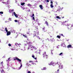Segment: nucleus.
<instances>
[{"label": "nucleus", "mask_w": 73, "mask_h": 73, "mask_svg": "<svg viewBox=\"0 0 73 73\" xmlns=\"http://www.w3.org/2000/svg\"><path fill=\"white\" fill-rule=\"evenodd\" d=\"M31 42H29L28 43V44H29V46L27 47L28 50H29V49H31V50H32L33 49H37V48H36V47L33 46V45H31Z\"/></svg>", "instance_id": "nucleus-1"}, {"label": "nucleus", "mask_w": 73, "mask_h": 73, "mask_svg": "<svg viewBox=\"0 0 73 73\" xmlns=\"http://www.w3.org/2000/svg\"><path fill=\"white\" fill-rule=\"evenodd\" d=\"M14 60H17L18 61H19V62H21V60L20 59H19L17 57H15V58H14Z\"/></svg>", "instance_id": "nucleus-2"}, {"label": "nucleus", "mask_w": 73, "mask_h": 73, "mask_svg": "<svg viewBox=\"0 0 73 73\" xmlns=\"http://www.w3.org/2000/svg\"><path fill=\"white\" fill-rule=\"evenodd\" d=\"M43 56L44 57H46V58H48V55H46V52H44L43 54Z\"/></svg>", "instance_id": "nucleus-3"}, {"label": "nucleus", "mask_w": 73, "mask_h": 73, "mask_svg": "<svg viewBox=\"0 0 73 73\" xmlns=\"http://www.w3.org/2000/svg\"><path fill=\"white\" fill-rule=\"evenodd\" d=\"M38 31V29L36 28V31H34V33H35V34H34V36H36V34H37V32Z\"/></svg>", "instance_id": "nucleus-4"}, {"label": "nucleus", "mask_w": 73, "mask_h": 73, "mask_svg": "<svg viewBox=\"0 0 73 73\" xmlns=\"http://www.w3.org/2000/svg\"><path fill=\"white\" fill-rule=\"evenodd\" d=\"M15 45H16V46H19V47H20H20H21V44H18V43H15Z\"/></svg>", "instance_id": "nucleus-5"}, {"label": "nucleus", "mask_w": 73, "mask_h": 73, "mask_svg": "<svg viewBox=\"0 0 73 73\" xmlns=\"http://www.w3.org/2000/svg\"><path fill=\"white\" fill-rule=\"evenodd\" d=\"M39 7H40V8L41 10H42V9H43V6H42V5H40Z\"/></svg>", "instance_id": "nucleus-6"}, {"label": "nucleus", "mask_w": 73, "mask_h": 73, "mask_svg": "<svg viewBox=\"0 0 73 73\" xmlns=\"http://www.w3.org/2000/svg\"><path fill=\"white\" fill-rule=\"evenodd\" d=\"M55 64H56L55 63H50V64H48V65H53V66H54L55 65Z\"/></svg>", "instance_id": "nucleus-7"}, {"label": "nucleus", "mask_w": 73, "mask_h": 73, "mask_svg": "<svg viewBox=\"0 0 73 73\" xmlns=\"http://www.w3.org/2000/svg\"><path fill=\"white\" fill-rule=\"evenodd\" d=\"M65 45V42H63L61 44V46H63V47H64Z\"/></svg>", "instance_id": "nucleus-8"}, {"label": "nucleus", "mask_w": 73, "mask_h": 73, "mask_svg": "<svg viewBox=\"0 0 73 73\" xmlns=\"http://www.w3.org/2000/svg\"><path fill=\"white\" fill-rule=\"evenodd\" d=\"M20 64H21V66H20V67L19 68V70H20L21 68V67H22V63L21 62H20Z\"/></svg>", "instance_id": "nucleus-9"}, {"label": "nucleus", "mask_w": 73, "mask_h": 73, "mask_svg": "<svg viewBox=\"0 0 73 73\" xmlns=\"http://www.w3.org/2000/svg\"><path fill=\"white\" fill-rule=\"evenodd\" d=\"M7 36H9V35H11L10 32L9 31L8 32H7Z\"/></svg>", "instance_id": "nucleus-10"}, {"label": "nucleus", "mask_w": 73, "mask_h": 73, "mask_svg": "<svg viewBox=\"0 0 73 73\" xmlns=\"http://www.w3.org/2000/svg\"><path fill=\"white\" fill-rule=\"evenodd\" d=\"M1 73H5L4 71V70L2 69H1Z\"/></svg>", "instance_id": "nucleus-11"}, {"label": "nucleus", "mask_w": 73, "mask_h": 73, "mask_svg": "<svg viewBox=\"0 0 73 73\" xmlns=\"http://www.w3.org/2000/svg\"><path fill=\"white\" fill-rule=\"evenodd\" d=\"M72 47V45L71 44H69L67 46V48H71Z\"/></svg>", "instance_id": "nucleus-12"}, {"label": "nucleus", "mask_w": 73, "mask_h": 73, "mask_svg": "<svg viewBox=\"0 0 73 73\" xmlns=\"http://www.w3.org/2000/svg\"><path fill=\"white\" fill-rule=\"evenodd\" d=\"M56 17L57 18V19H61V18H60V17L58 16H57Z\"/></svg>", "instance_id": "nucleus-13"}, {"label": "nucleus", "mask_w": 73, "mask_h": 73, "mask_svg": "<svg viewBox=\"0 0 73 73\" xmlns=\"http://www.w3.org/2000/svg\"><path fill=\"white\" fill-rule=\"evenodd\" d=\"M21 35H22V36H23V37H27V36L25 35H24L23 34H21Z\"/></svg>", "instance_id": "nucleus-14"}, {"label": "nucleus", "mask_w": 73, "mask_h": 73, "mask_svg": "<svg viewBox=\"0 0 73 73\" xmlns=\"http://www.w3.org/2000/svg\"><path fill=\"white\" fill-rule=\"evenodd\" d=\"M11 58H8V60H7V62H9V61H10V59Z\"/></svg>", "instance_id": "nucleus-15"}, {"label": "nucleus", "mask_w": 73, "mask_h": 73, "mask_svg": "<svg viewBox=\"0 0 73 73\" xmlns=\"http://www.w3.org/2000/svg\"><path fill=\"white\" fill-rule=\"evenodd\" d=\"M27 6H28L29 7H31V6H32V5H31L30 4H29L27 5Z\"/></svg>", "instance_id": "nucleus-16"}, {"label": "nucleus", "mask_w": 73, "mask_h": 73, "mask_svg": "<svg viewBox=\"0 0 73 73\" xmlns=\"http://www.w3.org/2000/svg\"><path fill=\"white\" fill-rule=\"evenodd\" d=\"M44 1H45V2H46V3H48L49 2V0H44Z\"/></svg>", "instance_id": "nucleus-17"}, {"label": "nucleus", "mask_w": 73, "mask_h": 73, "mask_svg": "<svg viewBox=\"0 0 73 73\" xmlns=\"http://www.w3.org/2000/svg\"><path fill=\"white\" fill-rule=\"evenodd\" d=\"M32 57H33V58H35V60H36L37 59V58H35V56L34 55H33L32 56Z\"/></svg>", "instance_id": "nucleus-18"}, {"label": "nucleus", "mask_w": 73, "mask_h": 73, "mask_svg": "<svg viewBox=\"0 0 73 73\" xmlns=\"http://www.w3.org/2000/svg\"><path fill=\"white\" fill-rule=\"evenodd\" d=\"M26 65H27V66H29V65L31 66V65L30 64H29L28 63H27L26 64Z\"/></svg>", "instance_id": "nucleus-19"}, {"label": "nucleus", "mask_w": 73, "mask_h": 73, "mask_svg": "<svg viewBox=\"0 0 73 73\" xmlns=\"http://www.w3.org/2000/svg\"><path fill=\"white\" fill-rule=\"evenodd\" d=\"M50 6H51V8H53V7H54L53 6V4H51Z\"/></svg>", "instance_id": "nucleus-20"}, {"label": "nucleus", "mask_w": 73, "mask_h": 73, "mask_svg": "<svg viewBox=\"0 0 73 73\" xmlns=\"http://www.w3.org/2000/svg\"><path fill=\"white\" fill-rule=\"evenodd\" d=\"M24 4H25V3H21V5H24Z\"/></svg>", "instance_id": "nucleus-21"}, {"label": "nucleus", "mask_w": 73, "mask_h": 73, "mask_svg": "<svg viewBox=\"0 0 73 73\" xmlns=\"http://www.w3.org/2000/svg\"><path fill=\"white\" fill-rule=\"evenodd\" d=\"M12 19L11 18H9L8 20H9V21H12Z\"/></svg>", "instance_id": "nucleus-22"}, {"label": "nucleus", "mask_w": 73, "mask_h": 73, "mask_svg": "<svg viewBox=\"0 0 73 73\" xmlns=\"http://www.w3.org/2000/svg\"><path fill=\"white\" fill-rule=\"evenodd\" d=\"M21 50H25V48L24 47L23 48L21 49Z\"/></svg>", "instance_id": "nucleus-23"}, {"label": "nucleus", "mask_w": 73, "mask_h": 73, "mask_svg": "<svg viewBox=\"0 0 73 73\" xmlns=\"http://www.w3.org/2000/svg\"><path fill=\"white\" fill-rule=\"evenodd\" d=\"M45 24H46L47 25H48V22H47V21H46L45 23Z\"/></svg>", "instance_id": "nucleus-24"}, {"label": "nucleus", "mask_w": 73, "mask_h": 73, "mask_svg": "<svg viewBox=\"0 0 73 73\" xmlns=\"http://www.w3.org/2000/svg\"><path fill=\"white\" fill-rule=\"evenodd\" d=\"M5 30L6 31V32H8V30H7V28H5Z\"/></svg>", "instance_id": "nucleus-25"}, {"label": "nucleus", "mask_w": 73, "mask_h": 73, "mask_svg": "<svg viewBox=\"0 0 73 73\" xmlns=\"http://www.w3.org/2000/svg\"><path fill=\"white\" fill-rule=\"evenodd\" d=\"M67 21H64L63 22V25H64L65 24H64V23H66V22Z\"/></svg>", "instance_id": "nucleus-26"}, {"label": "nucleus", "mask_w": 73, "mask_h": 73, "mask_svg": "<svg viewBox=\"0 0 73 73\" xmlns=\"http://www.w3.org/2000/svg\"><path fill=\"white\" fill-rule=\"evenodd\" d=\"M59 56H62V52L59 54Z\"/></svg>", "instance_id": "nucleus-27"}, {"label": "nucleus", "mask_w": 73, "mask_h": 73, "mask_svg": "<svg viewBox=\"0 0 73 73\" xmlns=\"http://www.w3.org/2000/svg\"><path fill=\"white\" fill-rule=\"evenodd\" d=\"M15 17H16L17 18L18 17V15H17L16 14V15H15Z\"/></svg>", "instance_id": "nucleus-28"}, {"label": "nucleus", "mask_w": 73, "mask_h": 73, "mask_svg": "<svg viewBox=\"0 0 73 73\" xmlns=\"http://www.w3.org/2000/svg\"><path fill=\"white\" fill-rule=\"evenodd\" d=\"M37 38H38V40L40 39V38L38 36H37Z\"/></svg>", "instance_id": "nucleus-29"}, {"label": "nucleus", "mask_w": 73, "mask_h": 73, "mask_svg": "<svg viewBox=\"0 0 73 73\" xmlns=\"http://www.w3.org/2000/svg\"><path fill=\"white\" fill-rule=\"evenodd\" d=\"M63 68V66L62 65H61L60 69H62Z\"/></svg>", "instance_id": "nucleus-30"}, {"label": "nucleus", "mask_w": 73, "mask_h": 73, "mask_svg": "<svg viewBox=\"0 0 73 73\" xmlns=\"http://www.w3.org/2000/svg\"><path fill=\"white\" fill-rule=\"evenodd\" d=\"M46 67H44L42 69V70H45L46 69Z\"/></svg>", "instance_id": "nucleus-31"}, {"label": "nucleus", "mask_w": 73, "mask_h": 73, "mask_svg": "<svg viewBox=\"0 0 73 73\" xmlns=\"http://www.w3.org/2000/svg\"><path fill=\"white\" fill-rule=\"evenodd\" d=\"M65 25H66V26H69L70 25H69V24H66Z\"/></svg>", "instance_id": "nucleus-32"}, {"label": "nucleus", "mask_w": 73, "mask_h": 73, "mask_svg": "<svg viewBox=\"0 0 73 73\" xmlns=\"http://www.w3.org/2000/svg\"><path fill=\"white\" fill-rule=\"evenodd\" d=\"M57 38H60V36L58 35L57 36Z\"/></svg>", "instance_id": "nucleus-33"}, {"label": "nucleus", "mask_w": 73, "mask_h": 73, "mask_svg": "<svg viewBox=\"0 0 73 73\" xmlns=\"http://www.w3.org/2000/svg\"><path fill=\"white\" fill-rule=\"evenodd\" d=\"M55 41V40L54 39V38H53L52 40V42H53V41Z\"/></svg>", "instance_id": "nucleus-34"}, {"label": "nucleus", "mask_w": 73, "mask_h": 73, "mask_svg": "<svg viewBox=\"0 0 73 73\" xmlns=\"http://www.w3.org/2000/svg\"><path fill=\"white\" fill-rule=\"evenodd\" d=\"M8 2H9V0H8L7 1V4L9 5V3H8Z\"/></svg>", "instance_id": "nucleus-35"}, {"label": "nucleus", "mask_w": 73, "mask_h": 73, "mask_svg": "<svg viewBox=\"0 0 73 73\" xmlns=\"http://www.w3.org/2000/svg\"><path fill=\"white\" fill-rule=\"evenodd\" d=\"M15 30H13V31L12 32V33H13H13H15Z\"/></svg>", "instance_id": "nucleus-36"}, {"label": "nucleus", "mask_w": 73, "mask_h": 73, "mask_svg": "<svg viewBox=\"0 0 73 73\" xmlns=\"http://www.w3.org/2000/svg\"><path fill=\"white\" fill-rule=\"evenodd\" d=\"M59 7H60V9H57V11H60V6H59Z\"/></svg>", "instance_id": "nucleus-37"}, {"label": "nucleus", "mask_w": 73, "mask_h": 73, "mask_svg": "<svg viewBox=\"0 0 73 73\" xmlns=\"http://www.w3.org/2000/svg\"><path fill=\"white\" fill-rule=\"evenodd\" d=\"M36 53H37V54L39 53V54H40V52H37L36 51Z\"/></svg>", "instance_id": "nucleus-38"}, {"label": "nucleus", "mask_w": 73, "mask_h": 73, "mask_svg": "<svg viewBox=\"0 0 73 73\" xmlns=\"http://www.w3.org/2000/svg\"><path fill=\"white\" fill-rule=\"evenodd\" d=\"M13 13L14 16L16 15V13L15 12H14Z\"/></svg>", "instance_id": "nucleus-39"}, {"label": "nucleus", "mask_w": 73, "mask_h": 73, "mask_svg": "<svg viewBox=\"0 0 73 73\" xmlns=\"http://www.w3.org/2000/svg\"><path fill=\"white\" fill-rule=\"evenodd\" d=\"M0 13L1 14H3V12H0Z\"/></svg>", "instance_id": "nucleus-40"}, {"label": "nucleus", "mask_w": 73, "mask_h": 73, "mask_svg": "<svg viewBox=\"0 0 73 73\" xmlns=\"http://www.w3.org/2000/svg\"><path fill=\"white\" fill-rule=\"evenodd\" d=\"M33 19L34 20V21H35V17H33Z\"/></svg>", "instance_id": "nucleus-41"}, {"label": "nucleus", "mask_w": 73, "mask_h": 73, "mask_svg": "<svg viewBox=\"0 0 73 73\" xmlns=\"http://www.w3.org/2000/svg\"><path fill=\"white\" fill-rule=\"evenodd\" d=\"M60 46L59 45H58V46H57L56 47L57 48H59V47Z\"/></svg>", "instance_id": "nucleus-42"}, {"label": "nucleus", "mask_w": 73, "mask_h": 73, "mask_svg": "<svg viewBox=\"0 0 73 73\" xmlns=\"http://www.w3.org/2000/svg\"><path fill=\"white\" fill-rule=\"evenodd\" d=\"M59 71H60V70H58L56 72L57 73H59Z\"/></svg>", "instance_id": "nucleus-43"}, {"label": "nucleus", "mask_w": 73, "mask_h": 73, "mask_svg": "<svg viewBox=\"0 0 73 73\" xmlns=\"http://www.w3.org/2000/svg\"><path fill=\"white\" fill-rule=\"evenodd\" d=\"M45 28V27H44L43 28V31H44Z\"/></svg>", "instance_id": "nucleus-44"}, {"label": "nucleus", "mask_w": 73, "mask_h": 73, "mask_svg": "<svg viewBox=\"0 0 73 73\" xmlns=\"http://www.w3.org/2000/svg\"><path fill=\"white\" fill-rule=\"evenodd\" d=\"M52 51H53L52 50H51V54H53V53L52 52Z\"/></svg>", "instance_id": "nucleus-45"}, {"label": "nucleus", "mask_w": 73, "mask_h": 73, "mask_svg": "<svg viewBox=\"0 0 73 73\" xmlns=\"http://www.w3.org/2000/svg\"><path fill=\"white\" fill-rule=\"evenodd\" d=\"M8 45L9 46H11V44H8Z\"/></svg>", "instance_id": "nucleus-46"}, {"label": "nucleus", "mask_w": 73, "mask_h": 73, "mask_svg": "<svg viewBox=\"0 0 73 73\" xmlns=\"http://www.w3.org/2000/svg\"><path fill=\"white\" fill-rule=\"evenodd\" d=\"M50 3L51 4H53V2H52V1H51L50 2Z\"/></svg>", "instance_id": "nucleus-47"}, {"label": "nucleus", "mask_w": 73, "mask_h": 73, "mask_svg": "<svg viewBox=\"0 0 73 73\" xmlns=\"http://www.w3.org/2000/svg\"><path fill=\"white\" fill-rule=\"evenodd\" d=\"M61 35L62 36H63V37H64V35H63V34H61Z\"/></svg>", "instance_id": "nucleus-48"}, {"label": "nucleus", "mask_w": 73, "mask_h": 73, "mask_svg": "<svg viewBox=\"0 0 73 73\" xmlns=\"http://www.w3.org/2000/svg\"><path fill=\"white\" fill-rule=\"evenodd\" d=\"M15 22H17V20H15Z\"/></svg>", "instance_id": "nucleus-49"}, {"label": "nucleus", "mask_w": 73, "mask_h": 73, "mask_svg": "<svg viewBox=\"0 0 73 73\" xmlns=\"http://www.w3.org/2000/svg\"><path fill=\"white\" fill-rule=\"evenodd\" d=\"M1 64H3V61L1 63Z\"/></svg>", "instance_id": "nucleus-50"}, {"label": "nucleus", "mask_w": 73, "mask_h": 73, "mask_svg": "<svg viewBox=\"0 0 73 73\" xmlns=\"http://www.w3.org/2000/svg\"><path fill=\"white\" fill-rule=\"evenodd\" d=\"M11 50H14V49H12V48H11Z\"/></svg>", "instance_id": "nucleus-51"}, {"label": "nucleus", "mask_w": 73, "mask_h": 73, "mask_svg": "<svg viewBox=\"0 0 73 73\" xmlns=\"http://www.w3.org/2000/svg\"><path fill=\"white\" fill-rule=\"evenodd\" d=\"M28 73H31V72L30 71H28Z\"/></svg>", "instance_id": "nucleus-52"}, {"label": "nucleus", "mask_w": 73, "mask_h": 73, "mask_svg": "<svg viewBox=\"0 0 73 73\" xmlns=\"http://www.w3.org/2000/svg\"><path fill=\"white\" fill-rule=\"evenodd\" d=\"M38 33H39V32H38V31L37 32V35H39V34H38Z\"/></svg>", "instance_id": "nucleus-53"}, {"label": "nucleus", "mask_w": 73, "mask_h": 73, "mask_svg": "<svg viewBox=\"0 0 73 73\" xmlns=\"http://www.w3.org/2000/svg\"><path fill=\"white\" fill-rule=\"evenodd\" d=\"M27 34H28V35H29V33H28V32H27Z\"/></svg>", "instance_id": "nucleus-54"}, {"label": "nucleus", "mask_w": 73, "mask_h": 73, "mask_svg": "<svg viewBox=\"0 0 73 73\" xmlns=\"http://www.w3.org/2000/svg\"><path fill=\"white\" fill-rule=\"evenodd\" d=\"M13 11H14V10L13 9H12L11 10V12H13Z\"/></svg>", "instance_id": "nucleus-55"}, {"label": "nucleus", "mask_w": 73, "mask_h": 73, "mask_svg": "<svg viewBox=\"0 0 73 73\" xmlns=\"http://www.w3.org/2000/svg\"><path fill=\"white\" fill-rule=\"evenodd\" d=\"M22 9H24V8L23 7H22Z\"/></svg>", "instance_id": "nucleus-56"}, {"label": "nucleus", "mask_w": 73, "mask_h": 73, "mask_svg": "<svg viewBox=\"0 0 73 73\" xmlns=\"http://www.w3.org/2000/svg\"><path fill=\"white\" fill-rule=\"evenodd\" d=\"M34 16H35V15H34V14H33V15H32L33 17Z\"/></svg>", "instance_id": "nucleus-57"}, {"label": "nucleus", "mask_w": 73, "mask_h": 73, "mask_svg": "<svg viewBox=\"0 0 73 73\" xmlns=\"http://www.w3.org/2000/svg\"><path fill=\"white\" fill-rule=\"evenodd\" d=\"M2 3H3V4H4V3H6L5 2H2Z\"/></svg>", "instance_id": "nucleus-58"}, {"label": "nucleus", "mask_w": 73, "mask_h": 73, "mask_svg": "<svg viewBox=\"0 0 73 73\" xmlns=\"http://www.w3.org/2000/svg\"><path fill=\"white\" fill-rule=\"evenodd\" d=\"M6 6L7 7H9V5Z\"/></svg>", "instance_id": "nucleus-59"}, {"label": "nucleus", "mask_w": 73, "mask_h": 73, "mask_svg": "<svg viewBox=\"0 0 73 73\" xmlns=\"http://www.w3.org/2000/svg\"><path fill=\"white\" fill-rule=\"evenodd\" d=\"M27 44H25V46H27Z\"/></svg>", "instance_id": "nucleus-60"}, {"label": "nucleus", "mask_w": 73, "mask_h": 73, "mask_svg": "<svg viewBox=\"0 0 73 73\" xmlns=\"http://www.w3.org/2000/svg\"><path fill=\"white\" fill-rule=\"evenodd\" d=\"M46 40H48V41H49V39H48V38H47V39H46Z\"/></svg>", "instance_id": "nucleus-61"}, {"label": "nucleus", "mask_w": 73, "mask_h": 73, "mask_svg": "<svg viewBox=\"0 0 73 73\" xmlns=\"http://www.w3.org/2000/svg\"><path fill=\"white\" fill-rule=\"evenodd\" d=\"M5 23H7V21H5Z\"/></svg>", "instance_id": "nucleus-62"}, {"label": "nucleus", "mask_w": 73, "mask_h": 73, "mask_svg": "<svg viewBox=\"0 0 73 73\" xmlns=\"http://www.w3.org/2000/svg\"><path fill=\"white\" fill-rule=\"evenodd\" d=\"M24 9H28V8H27V7H26V8H24Z\"/></svg>", "instance_id": "nucleus-63"}, {"label": "nucleus", "mask_w": 73, "mask_h": 73, "mask_svg": "<svg viewBox=\"0 0 73 73\" xmlns=\"http://www.w3.org/2000/svg\"><path fill=\"white\" fill-rule=\"evenodd\" d=\"M32 62V61H29V62Z\"/></svg>", "instance_id": "nucleus-64"}]
</instances>
